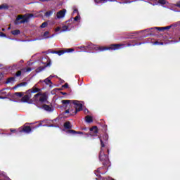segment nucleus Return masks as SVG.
<instances>
[{"instance_id":"nucleus-1","label":"nucleus","mask_w":180,"mask_h":180,"mask_svg":"<svg viewBox=\"0 0 180 180\" xmlns=\"http://www.w3.org/2000/svg\"><path fill=\"white\" fill-rule=\"evenodd\" d=\"M122 47H124L123 44H112L109 47L98 46V45H94L90 43L88 46H79L77 49L81 51H86V50H96V51H106V50H120Z\"/></svg>"},{"instance_id":"nucleus-2","label":"nucleus","mask_w":180,"mask_h":180,"mask_svg":"<svg viewBox=\"0 0 180 180\" xmlns=\"http://www.w3.org/2000/svg\"><path fill=\"white\" fill-rule=\"evenodd\" d=\"M63 105H66V107L72 108V105H75V108H69L65 110V113H70V116H75L76 113L82 110V103L77 100H63Z\"/></svg>"},{"instance_id":"nucleus-3","label":"nucleus","mask_w":180,"mask_h":180,"mask_svg":"<svg viewBox=\"0 0 180 180\" xmlns=\"http://www.w3.org/2000/svg\"><path fill=\"white\" fill-rule=\"evenodd\" d=\"M30 18H36L33 14H26L24 15H19L15 19L14 23L15 25H20L22 23H27Z\"/></svg>"},{"instance_id":"nucleus-4","label":"nucleus","mask_w":180,"mask_h":180,"mask_svg":"<svg viewBox=\"0 0 180 180\" xmlns=\"http://www.w3.org/2000/svg\"><path fill=\"white\" fill-rule=\"evenodd\" d=\"M41 63L44 65L39 67L36 70V72H37V73L41 72V71H43L44 70V68H46V67H50V65H51V60H50V58H49V56L43 57L41 60Z\"/></svg>"},{"instance_id":"nucleus-5","label":"nucleus","mask_w":180,"mask_h":180,"mask_svg":"<svg viewBox=\"0 0 180 180\" xmlns=\"http://www.w3.org/2000/svg\"><path fill=\"white\" fill-rule=\"evenodd\" d=\"M99 160L103 162L104 167H110V161H109V158L105 154V151L101 148L99 155Z\"/></svg>"},{"instance_id":"nucleus-6","label":"nucleus","mask_w":180,"mask_h":180,"mask_svg":"<svg viewBox=\"0 0 180 180\" xmlns=\"http://www.w3.org/2000/svg\"><path fill=\"white\" fill-rule=\"evenodd\" d=\"M39 102L41 103H43L44 102H46V101H47V95L46 94V93L44 94H35L34 96V101H37V98H39Z\"/></svg>"},{"instance_id":"nucleus-7","label":"nucleus","mask_w":180,"mask_h":180,"mask_svg":"<svg viewBox=\"0 0 180 180\" xmlns=\"http://www.w3.org/2000/svg\"><path fill=\"white\" fill-rule=\"evenodd\" d=\"M19 133H25L26 134H30L32 133V128L30 126H23L18 129Z\"/></svg>"},{"instance_id":"nucleus-8","label":"nucleus","mask_w":180,"mask_h":180,"mask_svg":"<svg viewBox=\"0 0 180 180\" xmlns=\"http://www.w3.org/2000/svg\"><path fill=\"white\" fill-rule=\"evenodd\" d=\"M65 13H67V10L65 8L59 11L58 12L56 13L55 19L56 20L64 19V18H65Z\"/></svg>"},{"instance_id":"nucleus-9","label":"nucleus","mask_w":180,"mask_h":180,"mask_svg":"<svg viewBox=\"0 0 180 180\" xmlns=\"http://www.w3.org/2000/svg\"><path fill=\"white\" fill-rule=\"evenodd\" d=\"M75 51L74 49H66L63 51H58L53 52V54H58V56H63V54H65V53H72Z\"/></svg>"},{"instance_id":"nucleus-10","label":"nucleus","mask_w":180,"mask_h":180,"mask_svg":"<svg viewBox=\"0 0 180 180\" xmlns=\"http://www.w3.org/2000/svg\"><path fill=\"white\" fill-rule=\"evenodd\" d=\"M65 23L68 27L69 32L74 28V22H72V19H70L69 20L66 21Z\"/></svg>"},{"instance_id":"nucleus-11","label":"nucleus","mask_w":180,"mask_h":180,"mask_svg":"<svg viewBox=\"0 0 180 180\" xmlns=\"http://www.w3.org/2000/svg\"><path fill=\"white\" fill-rule=\"evenodd\" d=\"M90 136L91 137H95V136H98V127H93L90 129Z\"/></svg>"},{"instance_id":"nucleus-12","label":"nucleus","mask_w":180,"mask_h":180,"mask_svg":"<svg viewBox=\"0 0 180 180\" xmlns=\"http://www.w3.org/2000/svg\"><path fill=\"white\" fill-rule=\"evenodd\" d=\"M50 32L49 31H46L45 32L43 35H42V38H37V39H35L34 40H32V41H34L36 40H44V39H50Z\"/></svg>"},{"instance_id":"nucleus-13","label":"nucleus","mask_w":180,"mask_h":180,"mask_svg":"<svg viewBox=\"0 0 180 180\" xmlns=\"http://www.w3.org/2000/svg\"><path fill=\"white\" fill-rule=\"evenodd\" d=\"M41 89L37 88V84H35L32 89L28 90V94H37V92H40Z\"/></svg>"},{"instance_id":"nucleus-14","label":"nucleus","mask_w":180,"mask_h":180,"mask_svg":"<svg viewBox=\"0 0 180 180\" xmlns=\"http://www.w3.org/2000/svg\"><path fill=\"white\" fill-rule=\"evenodd\" d=\"M172 25H169L167 27H155V29H156V30H159V32H162V30H169V29H171V27H172Z\"/></svg>"},{"instance_id":"nucleus-15","label":"nucleus","mask_w":180,"mask_h":180,"mask_svg":"<svg viewBox=\"0 0 180 180\" xmlns=\"http://www.w3.org/2000/svg\"><path fill=\"white\" fill-rule=\"evenodd\" d=\"M65 32H70V30H68L67 25L63 23L62 24V30H60V33H64Z\"/></svg>"},{"instance_id":"nucleus-16","label":"nucleus","mask_w":180,"mask_h":180,"mask_svg":"<svg viewBox=\"0 0 180 180\" xmlns=\"http://www.w3.org/2000/svg\"><path fill=\"white\" fill-rule=\"evenodd\" d=\"M42 109H44V110H46V112H53V108H51L50 105H44L42 106Z\"/></svg>"},{"instance_id":"nucleus-17","label":"nucleus","mask_w":180,"mask_h":180,"mask_svg":"<svg viewBox=\"0 0 180 180\" xmlns=\"http://www.w3.org/2000/svg\"><path fill=\"white\" fill-rule=\"evenodd\" d=\"M30 99V96H27V94L25 96H24L22 99L21 101L23 103H26V102H29V100Z\"/></svg>"},{"instance_id":"nucleus-18","label":"nucleus","mask_w":180,"mask_h":180,"mask_svg":"<svg viewBox=\"0 0 180 180\" xmlns=\"http://www.w3.org/2000/svg\"><path fill=\"white\" fill-rule=\"evenodd\" d=\"M27 85V82H22L17 84L15 86H14L13 89H16L18 88H20V86H26Z\"/></svg>"},{"instance_id":"nucleus-19","label":"nucleus","mask_w":180,"mask_h":180,"mask_svg":"<svg viewBox=\"0 0 180 180\" xmlns=\"http://www.w3.org/2000/svg\"><path fill=\"white\" fill-rule=\"evenodd\" d=\"M11 34L13 36H18V34H20V30H15L11 31Z\"/></svg>"},{"instance_id":"nucleus-20","label":"nucleus","mask_w":180,"mask_h":180,"mask_svg":"<svg viewBox=\"0 0 180 180\" xmlns=\"http://www.w3.org/2000/svg\"><path fill=\"white\" fill-rule=\"evenodd\" d=\"M72 19V22H79V20H81V16L79 15V14H78L76 17H75L74 18H70Z\"/></svg>"},{"instance_id":"nucleus-21","label":"nucleus","mask_w":180,"mask_h":180,"mask_svg":"<svg viewBox=\"0 0 180 180\" xmlns=\"http://www.w3.org/2000/svg\"><path fill=\"white\" fill-rule=\"evenodd\" d=\"M86 123H92L93 120H92V117L87 115L86 116Z\"/></svg>"},{"instance_id":"nucleus-22","label":"nucleus","mask_w":180,"mask_h":180,"mask_svg":"<svg viewBox=\"0 0 180 180\" xmlns=\"http://www.w3.org/2000/svg\"><path fill=\"white\" fill-rule=\"evenodd\" d=\"M65 129H71V123L70 122H66L64 124Z\"/></svg>"},{"instance_id":"nucleus-23","label":"nucleus","mask_w":180,"mask_h":180,"mask_svg":"<svg viewBox=\"0 0 180 180\" xmlns=\"http://www.w3.org/2000/svg\"><path fill=\"white\" fill-rule=\"evenodd\" d=\"M101 169H102L101 167L98 168L97 170H96V171L94 172V174L96 175V176H100L101 174H103V173H102V172H101Z\"/></svg>"},{"instance_id":"nucleus-24","label":"nucleus","mask_w":180,"mask_h":180,"mask_svg":"<svg viewBox=\"0 0 180 180\" xmlns=\"http://www.w3.org/2000/svg\"><path fill=\"white\" fill-rule=\"evenodd\" d=\"M101 169H102L101 167L98 168L97 170H96V171L94 172V174L96 175V176H100L101 174H103V173H102V172H101Z\"/></svg>"},{"instance_id":"nucleus-25","label":"nucleus","mask_w":180,"mask_h":180,"mask_svg":"<svg viewBox=\"0 0 180 180\" xmlns=\"http://www.w3.org/2000/svg\"><path fill=\"white\" fill-rule=\"evenodd\" d=\"M68 133H70V134H77H77H83L82 132H81V131L77 132L75 130H69Z\"/></svg>"},{"instance_id":"nucleus-26","label":"nucleus","mask_w":180,"mask_h":180,"mask_svg":"<svg viewBox=\"0 0 180 180\" xmlns=\"http://www.w3.org/2000/svg\"><path fill=\"white\" fill-rule=\"evenodd\" d=\"M33 70L32 68H25L22 70V72H30Z\"/></svg>"},{"instance_id":"nucleus-27","label":"nucleus","mask_w":180,"mask_h":180,"mask_svg":"<svg viewBox=\"0 0 180 180\" xmlns=\"http://www.w3.org/2000/svg\"><path fill=\"white\" fill-rule=\"evenodd\" d=\"M44 82H45L46 85H50V84H51V80L49 77H48L44 80Z\"/></svg>"},{"instance_id":"nucleus-28","label":"nucleus","mask_w":180,"mask_h":180,"mask_svg":"<svg viewBox=\"0 0 180 180\" xmlns=\"http://www.w3.org/2000/svg\"><path fill=\"white\" fill-rule=\"evenodd\" d=\"M53 11H47L45 13V16H46V18H49V16H51V15H53Z\"/></svg>"},{"instance_id":"nucleus-29","label":"nucleus","mask_w":180,"mask_h":180,"mask_svg":"<svg viewBox=\"0 0 180 180\" xmlns=\"http://www.w3.org/2000/svg\"><path fill=\"white\" fill-rule=\"evenodd\" d=\"M158 3L161 5H167V0H158Z\"/></svg>"},{"instance_id":"nucleus-30","label":"nucleus","mask_w":180,"mask_h":180,"mask_svg":"<svg viewBox=\"0 0 180 180\" xmlns=\"http://www.w3.org/2000/svg\"><path fill=\"white\" fill-rule=\"evenodd\" d=\"M14 95H15V96H18V98H22V96H23V93L16 92V93L14 94Z\"/></svg>"},{"instance_id":"nucleus-31","label":"nucleus","mask_w":180,"mask_h":180,"mask_svg":"<svg viewBox=\"0 0 180 180\" xmlns=\"http://www.w3.org/2000/svg\"><path fill=\"white\" fill-rule=\"evenodd\" d=\"M149 1L150 4H151L152 5H158V4L157 3V0H148Z\"/></svg>"},{"instance_id":"nucleus-32","label":"nucleus","mask_w":180,"mask_h":180,"mask_svg":"<svg viewBox=\"0 0 180 180\" xmlns=\"http://www.w3.org/2000/svg\"><path fill=\"white\" fill-rule=\"evenodd\" d=\"M8 6L6 4H2L1 6H0V9H8Z\"/></svg>"},{"instance_id":"nucleus-33","label":"nucleus","mask_w":180,"mask_h":180,"mask_svg":"<svg viewBox=\"0 0 180 180\" xmlns=\"http://www.w3.org/2000/svg\"><path fill=\"white\" fill-rule=\"evenodd\" d=\"M150 30H157L155 27L148 28L144 30V32H147L148 33H150Z\"/></svg>"},{"instance_id":"nucleus-34","label":"nucleus","mask_w":180,"mask_h":180,"mask_svg":"<svg viewBox=\"0 0 180 180\" xmlns=\"http://www.w3.org/2000/svg\"><path fill=\"white\" fill-rule=\"evenodd\" d=\"M47 25H48L47 22H43V23L41 25L40 27H41V29H44V27H47Z\"/></svg>"},{"instance_id":"nucleus-35","label":"nucleus","mask_w":180,"mask_h":180,"mask_svg":"<svg viewBox=\"0 0 180 180\" xmlns=\"http://www.w3.org/2000/svg\"><path fill=\"white\" fill-rule=\"evenodd\" d=\"M15 81V78L13 77H11L10 79H8L6 82V84H9L11 82H13Z\"/></svg>"},{"instance_id":"nucleus-36","label":"nucleus","mask_w":180,"mask_h":180,"mask_svg":"<svg viewBox=\"0 0 180 180\" xmlns=\"http://www.w3.org/2000/svg\"><path fill=\"white\" fill-rule=\"evenodd\" d=\"M108 1L109 2H116L117 0H101V2H103V3H105V2H108Z\"/></svg>"},{"instance_id":"nucleus-37","label":"nucleus","mask_w":180,"mask_h":180,"mask_svg":"<svg viewBox=\"0 0 180 180\" xmlns=\"http://www.w3.org/2000/svg\"><path fill=\"white\" fill-rule=\"evenodd\" d=\"M103 139L104 141H108V139H109V136H108V134H104L103 136Z\"/></svg>"},{"instance_id":"nucleus-38","label":"nucleus","mask_w":180,"mask_h":180,"mask_svg":"<svg viewBox=\"0 0 180 180\" xmlns=\"http://www.w3.org/2000/svg\"><path fill=\"white\" fill-rule=\"evenodd\" d=\"M98 139H100L101 147H102V148L105 147V143H103V140H102V139H101L100 136H98Z\"/></svg>"},{"instance_id":"nucleus-39","label":"nucleus","mask_w":180,"mask_h":180,"mask_svg":"<svg viewBox=\"0 0 180 180\" xmlns=\"http://www.w3.org/2000/svg\"><path fill=\"white\" fill-rule=\"evenodd\" d=\"M61 29L62 27H57L56 29H55V32H59V33H61Z\"/></svg>"},{"instance_id":"nucleus-40","label":"nucleus","mask_w":180,"mask_h":180,"mask_svg":"<svg viewBox=\"0 0 180 180\" xmlns=\"http://www.w3.org/2000/svg\"><path fill=\"white\" fill-rule=\"evenodd\" d=\"M43 126H45L46 127H58V126H56L54 124H50V125L45 124V125H43Z\"/></svg>"},{"instance_id":"nucleus-41","label":"nucleus","mask_w":180,"mask_h":180,"mask_svg":"<svg viewBox=\"0 0 180 180\" xmlns=\"http://www.w3.org/2000/svg\"><path fill=\"white\" fill-rule=\"evenodd\" d=\"M141 44H146V42L136 43L132 46H141Z\"/></svg>"},{"instance_id":"nucleus-42","label":"nucleus","mask_w":180,"mask_h":180,"mask_svg":"<svg viewBox=\"0 0 180 180\" xmlns=\"http://www.w3.org/2000/svg\"><path fill=\"white\" fill-rule=\"evenodd\" d=\"M16 77H20L22 75V72L21 71H18L15 74Z\"/></svg>"},{"instance_id":"nucleus-43","label":"nucleus","mask_w":180,"mask_h":180,"mask_svg":"<svg viewBox=\"0 0 180 180\" xmlns=\"http://www.w3.org/2000/svg\"><path fill=\"white\" fill-rule=\"evenodd\" d=\"M94 1L96 4H97V5H99V4H103V2L101 1V0H94Z\"/></svg>"},{"instance_id":"nucleus-44","label":"nucleus","mask_w":180,"mask_h":180,"mask_svg":"<svg viewBox=\"0 0 180 180\" xmlns=\"http://www.w3.org/2000/svg\"><path fill=\"white\" fill-rule=\"evenodd\" d=\"M32 93H29V90L27 91V96H30V98H32Z\"/></svg>"},{"instance_id":"nucleus-45","label":"nucleus","mask_w":180,"mask_h":180,"mask_svg":"<svg viewBox=\"0 0 180 180\" xmlns=\"http://www.w3.org/2000/svg\"><path fill=\"white\" fill-rule=\"evenodd\" d=\"M0 37H6V34H5L3 33V32H1V33H0Z\"/></svg>"},{"instance_id":"nucleus-46","label":"nucleus","mask_w":180,"mask_h":180,"mask_svg":"<svg viewBox=\"0 0 180 180\" xmlns=\"http://www.w3.org/2000/svg\"><path fill=\"white\" fill-rule=\"evenodd\" d=\"M153 46H160V42L158 41H155L153 43Z\"/></svg>"},{"instance_id":"nucleus-47","label":"nucleus","mask_w":180,"mask_h":180,"mask_svg":"<svg viewBox=\"0 0 180 180\" xmlns=\"http://www.w3.org/2000/svg\"><path fill=\"white\" fill-rule=\"evenodd\" d=\"M174 6H177V8H180V1H178L175 5Z\"/></svg>"},{"instance_id":"nucleus-48","label":"nucleus","mask_w":180,"mask_h":180,"mask_svg":"<svg viewBox=\"0 0 180 180\" xmlns=\"http://www.w3.org/2000/svg\"><path fill=\"white\" fill-rule=\"evenodd\" d=\"M154 33H155V30H150V35L151 36V35H153Z\"/></svg>"},{"instance_id":"nucleus-49","label":"nucleus","mask_w":180,"mask_h":180,"mask_svg":"<svg viewBox=\"0 0 180 180\" xmlns=\"http://www.w3.org/2000/svg\"><path fill=\"white\" fill-rule=\"evenodd\" d=\"M41 126H43V124H42V123H40L39 124H38V125H37V126L35 127V129H38V127H41Z\"/></svg>"},{"instance_id":"nucleus-50","label":"nucleus","mask_w":180,"mask_h":180,"mask_svg":"<svg viewBox=\"0 0 180 180\" xmlns=\"http://www.w3.org/2000/svg\"><path fill=\"white\" fill-rule=\"evenodd\" d=\"M63 88H68V83L65 84L63 86Z\"/></svg>"},{"instance_id":"nucleus-51","label":"nucleus","mask_w":180,"mask_h":180,"mask_svg":"<svg viewBox=\"0 0 180 180\" xmlns=\"http://www.w3.org/2000/svg\"><path fill=\"white\" fill-rule=\"evenodd\" d=\"M10 131H11L12 133H15V131H16V129H11Z\"/></svg>"},{"instance_id":"nucleus-52","label":"nucleus","mask_w":180,"mask_h":180,"mask_svg":"<svg viewBox=\"0 0 180 180\" xmlns=\"http://www.w3.org/2000/svg\"><path fill=\"white\" fill-rule=\"evenodd\" d=\"M73 13H77L78 14V10L77 9H75L73 11Z\"/></svg>"},{"instance_id":"nucleus-53","label":"nucleus","mask_w":180,"mask_h":180,"mask_svg":"<svg viewBox=\"0 0 180 180\" xmlns=\"http://www.w3.org/2000/svg\"><path fill=\"white\" fill-rule=\"evenodd\" d=\"M84 113L86 115V114L88 113V112H89V111H88V109H84Z\"/></svg>"},{"instance_id":"nucleus-54","label":"nucleus","mask_w":180,"mask_h":180,"mask_svg":"<svg viewBox=\"0 0 180 180\" xmlns=\"http://www.w3.org/2000/svg\"><path fill=\"white\" fill-rule=\"evenodd\" d=\"M40 1H41V2H49V1L50 0H40Z\"/></svg>"},{"instance_id":"nucleus-55","label":"nucleus","mask_w":180,"mask_h":180,"mask_svg":"<svg viewBox=\"0 0 180 180\" xmlns=\"http://www.w3.org/2000/svg\"><path fill=\"white\" fill-rule=\"evenodd\" d=\"M54 77H56V76L51 75V76L49 77V78L50 79H51V78H54Z\"/></svg>"},{"instance_id":"nucleus-56","label":"nucleus","mask_w":180,"mask_h":180,"mask_svg":"<svg viewBox=\"0 0 180 180\" xmlns=\"http://www.w3.org/2000/svg\"><path fill=\"white\" fill-rule=\"evenodd\" d=\"M159 46H164V43H162V42H159Z\"/></svg>"},{"instance_id":"nucleus-57","label":"nucleus","mask_w":180,"mask_h":180,"mask_svg":"<svg viewBox=\"0 0 180 180\" xmlns=\"http://www.w3.org/2000/svg\"><path fill=\"white\" fill-rule=\"evenodd\" d=\"M0 99H6V97L0 96Z\"/></svg>"},{"instance_id":"nucleus-58","label":"nucleus","mask_w":180,"mask_h":180,"mask_svg":"<svg viewBox=\"0 0 180 180\" xmlns=\"http://www.w3.org/2000/svg\"><path fill=\"white\" fill-rule=\"evenodd\" d=\"M54 36H56V34H52L51 37H49V39L51 38V37H54Z\"/></svg>"},{"instance_id":"nucleus-59","label":"nucleus","mask_w":180,"mask_h":180,"mask_svg":"<svg viewBox=\"0 0 180 180\" xmlns=\"http://www.w3.org/2000/svg\"><path fill=\"white\" fill-rule=\"evenodd\" d=\"M6 136H11L12 134H6Z\"/></svg>"},{"instance_id":"nucleus-60","label":"nucleus","mask_w":180,"mask_h":180,"mask_svg":"<svg viewBox=\"0 0 180 180\" xmlns=\"http://www.w3.org/2000/svg\"><path fill=\"white\" fill-rule=\"evenodd\" d=\"M0 131H5V129H0Z\"/></svg>"},{"instance_id":"nucleus-61","label":"nucleus","mask_w":180,"mask_h":180,"mask_svg":"<svg viewBox=\"0 0 180 180\" xmlns=\"http://www.w3.org/2000/svg\"><path fill=\"white\" fill-rule=\"evenodd\" d=\"M2 32H5V29L4 28L2 29Z\"/></svg>"},{"instance_id":"nucleus-62","label":"nucleus","mask_w":180,"mask_h":180,"mask_svg":"<svg viewBox=\"0 0 180 180\" xmlns=\"http://www.w3.org/2000/svg\"><path fill=\"white\" fill-rule=\"evenodd\" d=\"M54 120V122H56L57 120L55 119V120Z\"/></svg>"},{"instance_id":"nucleus-63","label":"nucleus","mask_w":180,"mask_h":180,"mask_svg":"<svg viewBox=\"0 0 180 180\" xmlns=\"http://www.w3.org/2000/svg\"><path fill=\"white\" fill-rule=\"evenodd\" d=\"M4 92H1V94H4Z\"/></svg>"},{"instance_id":"nucleus-64","label":"nucleus","mask_w":180,"mask_h":180,"mask_svg":"<svg viewBox=\"0 0 180 180\" xmlns=\"http://www.w3.org/2000/svg\"><path fill=\"white\" fill-rule=\"evenodd\" d=\"M22 41H25V40H22Z\"/></svg>"}]
</instances>
